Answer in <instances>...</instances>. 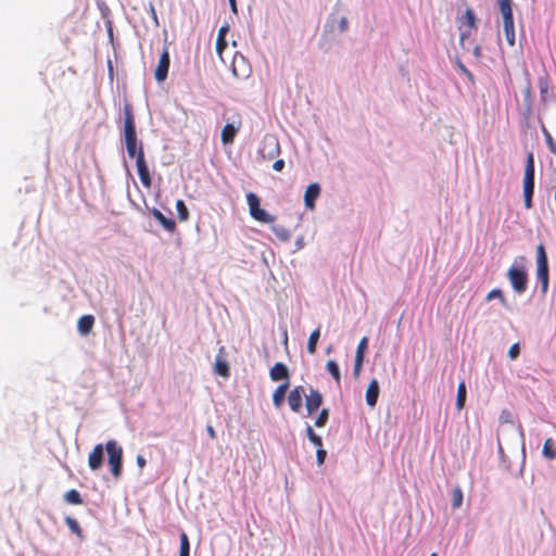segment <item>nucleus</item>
<instances>
[{
  "label": "nucleus",
  "instance_id": "2eb2a0df",
  "mask_svg": "<svg viewBox=\"0 0 556 556\" xmlns=\"http://www.w3.org/2000/svg\"><path fill=\"white\" fill-rule=\"evenodd\" d=\"M151 214L168 232H174L176 230V222L173 218L166 217L160 210L153 207L151 210Z\"/></svg>",
  "mask_w": 556,
  "mask_h": 556
},
{
  "label": "nucleus",
  "instance_id": "603ef678",
  "mask_svg": "<svg viewBox=\"0 0 556 556\" xmlns=\"http://www.w3.org/2000/svg\"><path fill=\"white\" fill-rule=\"evenodd\" d=\"M469 36H470V33H465V31H463V33L460 34V42L463 43V42H464V40H465V38H467V37H469Z\"/></svg>",
  "mask_w": 556,
  "mask_h": 556
},
{
  "label": "nucleus",
  "instance_id": "412c9836",
  "mask_svg": "<svg viewBox=\"0 0 556 556\" xmlns=\"http://www.w3.org/2000/svg\"><path fill=\"white\" fill-rule=\"evenodd\" d=\"M498 8L503 16V21L514 18L511 0H498Z\"/></svg>",
  "mask_w": 556,
  "mask_h": 556
},
{
  "label": "nucleus",
  "instance_id": "f704fd0d",
  "mask_svg": "<svg viewBox=\"0 0 556 556\" xmlns=\"http://www.w3.org/2000/svg\"><path fill=\"white\" fill-rule=\"evenodd\" d=\"M215 372L222 377H228L229 376V367L226 362L224 361H217L215 363Z\"/></svg>",
  "mask_w": 556,
  "mask_h": 556
},
{
  "label": "nucleus",
  "instance_id": "393cba45",
  "mask_svg": "<svg viewBox=\"0 0 556 556\" xmlns=\"http://www.w3.org/2000/svg\"><path fill=\"white\" fill-rule=\"evenodd\" d=\"M542 454L547 459L556 458V448H555V443H554L553 439L548 438L545 440L543 450H542Z\"/></svg>",
  "mask_w": 556,
  "mask_h": 556
},
{
  "label": "nucleus",
  "instance_id": "de8ad7c7",
  "mask_svg": "<svg viewBox=\"0 0 556 556\" xmlns=\"http://www.w3.org/2000/svg\"><path fill=\"white\" fill-rule=\"evenodd\" d=\"M509 418H510V413L507 412V410H503L502 414H501V417L500 419L503 421V422H507L509 421Z\"/></svg>",
  "mask_w": 556,
  "mask_h": 556
},
{
  "label": "nucleus",
  "instance_id": "4be33fe9",
  "mask_svg": "<svg viewBox=\"0 0 556 556\" xmlns=\"http://www.w3.org/2000/svg\"><path fill=\"white\" fill-rule=\"evenodd\" d=\"M279 152H280V147L277 141L273 142L269 146L265 144L263 147V149L261 150V154H262L263 159H273L275 155L279 154Z\"/></svg>",
  "mask_w": 556,
  "mask_h": 556
},
{
  "label": "nucleus",
  "instance_id": "f3484780",
  "mask_svg": "<svg viewBox=\"0 0 556 556\" xmlns=\"http://www.w3.org/2000/svg\"><path fill=\"white\" fill-rule=\"evenodd\" d=\"M241 123L239 122L238 126L233 124H226L222 129V142L224 144H231L235 140V137L240 128Z\"/></svg>",
  "mask_w": 556,
  "mask_h": 556
},
{
  "label": "nucleus",
  "instance_id": "a18cd8bd",
  "mask_svg": "<svg viewBox=\"0 0 556 556\" xmlns=\"http://www.w3.org/2000/svg\"><path fill=\"white\" fill-rule=\"evenodd\" d=\"M228 30H229L228 25H224V26H222V27L219 28V30H218L217 38H220V37H222V38H226V35H227Z\"/></svg>",
  "mask_w": 556,
  "mask_h": 556
},
{
  "label": "nucleus",
  "instance_id": "20e7f679",
  "mask_svg": "<svg viewBox=\"0 0 556 556\" xmlns=\"http://www.w3.org/2000/svg\"><path fill=\"white\" fill-rule=\"evenodd\" d=\"M124 139L125 144L139 143L132 106L128 103L124 105Z\"/></svg>",
  "mask_w": 556,
  "mask_h": 556
},
{
  "label": "nucleus",
  "instance_id": "aec40b11",
  "mask_svg": "<svg viewBox=\"0 0 556 556\" xmlns=\"http://www.w3.org/2000/svg\"><path fill=\"white\" fill-rule=\"evenodd\" d=\"M503 29L505 34L506 41L509 46L515 45V24L514 18L511 20H504L503 21Z\"/></svg>",
  "mask_w": 556,
  "mask_h": 556
},
{
  "label": "nucleus",
  "instance_id": "f8f14e48",
  "mask_svg": "<svg viewBox=\"0 0 556 556\" xmlns=\"http://www.w3.org/2000/svg\"><path fill=\"white\" fill-rule=\"evenodd\" d=\"M319 193L320 187L317 182L307 186L304 193V203L307 208L313 210L315 207V201L319 197Z\"/></svg>",
  "mask_w": 556,
  "mask_h": 556
},
{
  "label": "nucleus",
  "instance_id": "5fc2aeb1",
  "mask_svg": "<svg viewBox=\"0 0 556 556\" xmlns=\"http://www.w3.org/2000/svg\"><path fill=\"white\" fill-rule=\"evenodd\" d=\"M519 261H520V263L522 264V263L526 261V258H525L523 256H520V257H519Z\"/></svg>",
  "mask_w": 556,
  "mask_h": 556
},
{
  "label": "nucleus",
  "instance_id": "4468645a",
  "mask_svg": "<svg viewBox=\"0 0 556 556\" xmlns=\"http://www.w3.org/2000/svg\"><path fill=\"white\" fill-rule=\"evenodd\" d=\"M269 377L273 381L285 380V382H289V369L283 363H276L269 370Z\"/></svg>",
  "mask_w": 556,
  "mask_h": 556
},
{
  "label": "nucleus",
  "instance_id": "6e6d98bb",
  "mask_svg": "<svg viewBox=\"0 0 556 556\" xmlns=\"http://www.w3.org/2000/svg\"><path fill=\"white\" fill-rule=\"evenodd\" d=\"M430 556H437V554H435V553H432Z\"/></svg>",
  "mask_w": 556,
  "mask_h": 556
},
{
  "label": "nucleus",
  "instance_id": "0eeeda50",
  "mask_svg": "<svg viewBox=\"0 0 556 556\" xmlns=\"http://www.w3.org/2000/svg\"><path fill=\"white\" fill-rule=\"evenodd\" d=\"M137 172L142 186L150 189L152 186V178L149 172V167L144 157V152H141L136 160Z\"/></svg>",
  "mask_w": 556,
  "mask_h": 556
},
{
  "label": "nucleus",
  "instance_id": "c9c22d12",
  "mask_svg": "<svg viewBox=\"0 0 556 556\" xmlns=\"http://www.w3.org/2000/svg\"><path fill=\"white\" fill-rule=\"evenodd\" d=\"M493 299H498V300H500V302H501L503 305H505V304H506L505 296H504V294H503L502 290H500V289H493V290H491V291L488 293V295H486V300H488V301H491V300H493Z\"/></svg>",
  "mask_w": 556,
  "mask_h": 556
},
{
  "label": "nucleus",
  "instance_id": "37998d69",
  "mask_svg": "<svg viewBox=\"0 0 556 556\" xmlns=\"http://www.w3.org/2000/svg\"><path fill=\"white\" fill-rule=\"evenodd\" d=\"M348 26H349V24H348V20H346V17L342 16V17L340 18V21H339V30H340L341 33H344V31H346Z\"/></svg>",
  "mask_w": 556,
  "mask_h": 556
},
{
  "label": "nucleus",
  "instance_id": "72a5a7b5",
  "mask_svg": "<svg viewBox=\"0 0 556 556\" xmlns=\"http://www.w3.org/2000/svg\"><path fill=\"white\" fill-rule=\"evenodd\" d=\"M65 523L67 525V527L70 528V530L73 533H75V534H77L79 536L81 535V528H80V526H79V523L77 522L76 519H74L73 517L67 516L65 518Z\"/></svg>",
  "mask_w": 556,
  "mask_h": 556
},
{
  "label": "nucleus",
  "instance_id": "58836bf2",
  "mask_svg": "<svg viewBox=\"0 0 556 556\" xmlns=\"http://www.w3.org/2000/svg\"><path fill=\"white\" fill-rule=\"evenodd\" d=\"M519 353H520V348H519V345H518L517 343L513 344V345L509 348V350H508V356H509V358H511V359L517 358V357H518V355H519Z\"/></svg>",
  "mask_w": 556,
  "mask_h": 556
},
{
  "label": "nucleus",
  "instance_id": "49530a36",
  "mask_svg": "<svg viewBox=\"0 0 556 556\" xmlns=\"http://www.w3.org/2000/svg\"><path fill=\"white\" fill-rule=\"evenodd\" d=\"M206 432L212 440H214L216 438V432L211 425L206 426Z\"/></svg>",
  "mask_w": 556,
  "mask_h": 556
},
{
  "label": "nucleus",
  "instance_id": "c756f323",
  "mask_svg": "<svg viewBox=\"0 0 556 556\" xmlns=\"http://www.w3.org/2000/svg\"><path fill=\"white\" fill-rule=\"evenodd\" d=\"M463 504V491L459 486H455L452 491V507L457 509Z\"/></svg>",
  "mask_w": 556,
  "mask_h": 556
},
{
  "label": "nucleus",
  "instance_id": "bb28decb",
  "mask_svg": "<svg viewBox=\"0 0 556 556\" xmlns=\"http://www.w3.org/2000/svg\"><path fill=\"white\" fill-rule=\"evenodd\" d=\"M64 500L66 503L72 505H80L83 504V498L80 493L77 490H70L64 494Z\"/></svg>",
  "mask_w": 556,
  "mask_h": 556
},
{
  "label": "nucleus",
  "instance_id": "09e8293b",
  "mask_svg": "<svg viewBox=\"0 0 556 556\" xmlns=\"http://www.w3.org/2000/svg\"><path fill=\"white\" fill-rule=\"evenodd\" d=\"M305 431H306V435H307L308 440L312 439V437H314L316 434L314 429H313V427L311 425L306 426Z\"/></svg>",
  "mask_w": 556,
  "mask_h": 556
},
{
  "label": "nucleus",
  "instance_id": "8fccbe9b",
  "mask_svg": "<svg viewBox=\"0 0 556 556\" xmlns=\"http://www.w3.org/2000/svg\"><path fill=\"white\" fill-rule=\"evenodd\" d=\"M137 464L142 469L146 466V458L142 455L137 456Z\"/></svg>",
  "mask_w": 556,
  "mask_h": 556
},
{
  "label": "nucleus",
  "instance_id": "f257e3e1",
  "mask_svg": "<svg viewBox=\"0 0 556 556\" xmlns=\"http://www.w3.org/2000/svg\"><path fill=\"white\" fill-rule=\"evenodd\" d=\"M522 185L525 207L529 210L532 207V198L534 192V156L532 152L527 155Z\"/></svg>",
  "mask_w": 556,
  "mask_h": 556
},
{
  "label": "nucleus",
  "instance_id": "4c0bfd02",
  "mask_svg": "<svg viewBox=\"0 0 556 556\" xmlns=\"http://www.w3.org/2000/svg\"><path fill=\"white\" fill-rule=\"evenodd\" d=\"M227 48V41L226 38H217L216 39V52L222 59L224 50Z\"/></svg>",
  "mask_w": 556,
  "mask_h": 556
},
{
  "label": "nucleus",
  "instance_id": "ddd939ff",
  "mask_svg": "<svg viewBox=\"0 0 556 556\" xmlns=\"http://www.w3.org/2000/svg\"><path fill=\"white\" fill-rule=\"evenodd\" d=\"M103 463V446L97 444L88 456V465L91 470H98Z\"/></svg>",
  "mask_w": 556,
  "mask_h": 556
},
{
  "label": "nucleus",
  "instance_id": "423d86ee",
  "mask_svg": "<svg viewBox=\"0 0 556 556\" xmlns=\"http://www.w3.org/2000/svg\"><path fill=\"white\" fill-rule=\"evenodd\" d=\"M247 201L250 210L251 216L258 222L262 223H273L275 220V217L268 214L265 210L261 208L260 206V199L258 197L250 192L247 195Z\"/></svg>",
  "mask_w": 556,
  "mask_h": 556
},
{
  "label": "nucleus",
  "instance_id": "864d4df0",
  "mask_svg": "<svg viewBox=\"0 0 556 556\" xmlns=\"http://www.w3.org/2000/svg\"><path fill=\"white\" fill-rule=\"evenodd\" d=\"M280 238L282 239H288L289 238V235L287 231L283 230L282 235H279Z\"/></svg>",
  "mask_w": 556,
  "mask_h": 556
},
{
  "label": "nucleus",
  "instance_id": "a19ab883",
  "mask_svg": "<svg viewBox=\"0 0 556 556\" xmlns=\"http://www.w3.org/2000/svg\"><path fill=\"white\" fill-rule=\"evenodd\" d=\"M539 87H540V91H541L542 94L546 93L547 90H548V83H547V80L544 79V78H540Z\"/></svg>",
  "mask_w": 556,
  "mask_h": 556
},
{
  "label": "nucleus",
  "instance_id": "9d476101",
  "mask_svg": "<svg viewBox=\"0 0 556 556\" xmlns=\"http://www.w3.org/2000/svg\"><path fill=\"white\" fill-rule=\"evenodd\" d=\"M323 404V395L318 390L311 389L305 399V407L308 415H313Z\"/></svg>",
  "mask_w": 556,
  "mask_h": 556
},
{
  "label": "nucleus",
  "instance_id": "2f4dec72",
  "mask_svg": "<svg viewBox=\"0 0 556 556\" xmlns=\"http://www.w3.org/2000/svg\"><path fill=\"white\" fill-rule=\"evenodd\" d=\"M463 22L469 27V29H476V15L471 9H467Z\"/></svg>",
  "mask_w": 556,
  "mask_h": 556
},
{
  "label": "nucleus",
  "instance_id": "6e6552de",
  "mask_svg": "<svg viewBox=\"0 0 556 556\" xmlns=\"http://www.w3.org/2000/svg\"><path fill=\"white\" fill-rule=\"evenodd\" d=\"M169 52L168 49L165 48L160 56L159 64L155 68L154 76L157 81H163L166 79L169 68Z\"/></svg>",
  "mask_w": 556,
  "mask_h": 556
},
{
  "label": "nucleus",
  "instance_id": "a211bd4d",
  "mask_svg": "<svg viewBox=\"0 0 556 556\" xmlns=\"http://www.w3.org/2000/svg\"><path fill=\"white\" fill-rule=\"evenodd\" d=\"M94 325V317L92 315H84L78 319L77 328L80 334L87 336L90 333Z\"/></svg>",
  "mask_w": 556,
  "mask_h": 556
},
{
  "label": "nucleus",
  "instance_id": "3c124183",
  "mask_svg": "<svg viewBox=\"0 0 556 556\" xmlns=\"http://www.w3.org/2000/svg\"><path fill=\"white\" fill-rule=\"evenodd\" d=\"M229 1V4H230V8H231V11L237 14L238 10H237V2L236 0H228Z\"/></svg>",
  "mask_w": 556,
  "mask_h": 556
},
{
  "label": "nucleus",
  "instance_id": "7ed1b4c3",
  "mask_svg": "<svg viewBox=\"0 0 556 556\" xmlns=\"http://www.w3.org/2000/svg\"><path fill=\"white\" fill-rule=\"evenodd\" d=\"M536 277L541 282L542 293L548 288V260L544 245L541 243L536 248Z\"/></svg>",
  "mask_w": 556,
  "mask_h": 556
},
{
  "label": "nucleus",
  "instance_id": "9b49d317",
  "mask_svg": "<svg viewBox=\"0 0 556 556\" xmlns=\"http://www.w3.org/2000/svg\"><path fill=\"white\" fill-rule=\"evenodd\" d=\"M303 394H304V389L301 386L295 387L293 390L290 391V393L288 395V404H289L291 410H293L295 413L300 412V409L302 407Z\"/></svg>",
  "mask_w": 556,
  "mask_h": 556
},
{
  "label": "nucleus",
  "instance_id": "c85d7f7f",
  "mask_svg": "<svg viewBox=\"0 0 556 556\" xmlns=\"http://www.w3.org/2000/svg\"><path fill=\"white\" fill-rule=\"evenodd\" d=\"M176 211L179 220L186 222L189 218V211L187 205L185 204L184 200H177L176 201Z\"/></svg>",
  "mask_w": 556,
  "mask_h": 556
},
{
  "label": "nucleus",
  "instance_id": "f03ea898",
  "mask_svg": "<svg viewBox=\"0 0 556 556\" xmlns=\"http://www.w3.org/2000/svg\"><path fill=\"white\" fill-rule=\"evenodd\" d=\"M109 456L108 463L111 472L115 479H118L123 470V448L114 440H110L105 444Z\"/></svg>",
  "mask_w": 556,
  "mask_h": 556
},
{
  "label": "nucleus",
  "instance_id": "c03bdc74",
  "mask_svg": "<svg viewBox=\"0 0 556 556\" xmlns=\"http://www.w3.org/2000/svg\"><path fill=\"white\" fill-rule=\"evenodd\" d=\"M285 167V161L282 159H279L277 160L274 164H273V168L277 172H281Z\"/></svg>",
  "mask_w": 556,
  "mask_h": 556
},
{
  "label": "nucleus",
  "instance_id": "ea45409f",
  "mask_svg": "<svg viewBox=\"0 0 556 556\" xmlns=\"http://www.w3.org/2000/svg\"><path fill=\"white\" fill-rule=\"evenodd\" d=\"M326 456H327V452L323 447L317 448L316 458H317L318 465H323L324 464V462L326 459Z\"/></svg>",
  "mask_w": 556,
  "mask_h": 556
},
{
  "label": "nucleus",
  "instance_id": "a878e982",
  "mask_svg": "<svg viewBox=\"0 0 556 556\" xmlns=\"http://www.w3.org/2000/svg\"><path fill=\"white\" fill-rule=\"evenodd\" d=\"M326 368L338 384L341 382L340 369L336 361L329 359L326 364Z\"/></svg>",
  "mask_w": 556,
  "mask_h": 556
},
{
  "label": "nucleus",
  "instance_id": "dca6fc26",
  "mask_svg": "<svg viewBox=\"0 0 556 556\" xmlns=\"http://www.w3.org/2000/svg\"><path fill=\"white\" fill-rule=\"evenodd\" d=\"M379 383L377 379H372L366 390V403L368 406L374 407L377 404L379 397Z\"/></svg>",
  "mask_w": 556,
  "mask_h": 556
},
{
  "label": "nucleus",
  "instance_id": "473e14b6",
  "mask_svg": "<svg viewBox=\"0 0 556 556\" xmlns=\"http://www.w3.org/2000/svg\"><path fill=\"white\" fill-rule=\"evenodd\" d=\"M328 418H329V409L328 408H323L316 420H315V426L318 427V428H321L324 426H326L327 421H328Z\"/></svg>",
  "mask_w": 556,
  "mask_h": 556
},
{
  "label": "nucleus",
  "instance_id": "79ce46f5",
  "mask_svg": "<svg viewBox=\"0 0 556 556\" xmlns=\"http://www.w3.org/2000/svg\"><path fill=\"white\" fill-rule=\"evenodd\" d=\"M309 441L318 448L323 447V439L320 435L315 434L314 437H312V439H309Z\"/></svg>",
  "mask_w": 556,
  "mask_h": 556
},
{
  "label": "nucleus",
  "instance_id": "5701e85b",
  "mask_svg": "<svg viewBox=\"0 0 556 556\" xmlns=\"http://www.w3.org/2000/svg\"><path fill=\"white\" fill-rule=\"evenodd\" d=\"M466 402V384L464 381H460L457 387V395H456V408L462 410L465 406Z\"/></svg>",
  "mask_w": 556,
  "mask_h": 556
},
{
  "label": "nucleus",
  "instance_id": "39448f33",
  "mask_svg": "<svg viewBox=\"0 0 556 556\" xmlns=\"http://www.w3.org/2000/svg\"><path fill=\"white\" fill-rule=\"evenodd\" d=\"M507 278L516 293L521 294L527 290L528 275L522 266L516 267L514 265L509 267L507 270Z\"/></svg>",
  "mask_w": 556,
  "mask_h": 556
},
{
  "label": "nucleus",
  "instance_id": "cd10ccee",
  "mask_svg": "<svg viewBox=\"0 0 556 556\" xmlns=\"http://www.w3.org/2000/svg\"><path fill=\"white\" fill-rule=\"evenodd\" d=\"M127 154L130 159H138V155L141 152H144L142 142L139 143H131V144H125Z\"/></svg>",
  "mask_w": 556,
  "mask_h": 556
},
{
  "label": "nucleus",
  "instance_id": "e433bc0d",
  "mask_svg": "<svg viewBox=\"0 0 556 556\" xmlns=\"http://www.w3.org/2000/svg\"><path fill=\"white\" fill-rule=\"evenodd\" d=\"M543 134L551 153L556 155V143L554 142L552 135L545 127H543Z\"/></svg>",
  "mask_w": 556,
  "mask_h": 556
},
{
  "label": "nucleus",
  "instance_id": "7c9ffc66",
  "mask_svg": "<svg viewBox=\"0 0 556 556\" xmlns=\"http://www.w3.org/2000/svg\"><path fill=\"white\" fill-rule=\"evenodd\" d=\"M190 554V543L189 538L185 532L180 533V549L179 556H189Z\"/></svg>",
  "mask_w": 556,
  "mask_h": 556
},
{
  "label": "nucleus",
  "instance_id": "6ab92c4d",
  "mask_svg": "<svg viewBox=\"0 0 556 556\" xmlns=\"http://www.w3.org/2000/svg\"><path fill=\"white\" fill-rule=\"evenodd\" d=\"M290 383L283 382L276 388L273 394V403L276 408H280L283 404L286 392L289 389Z\"/></svg>",
  "mask_w": 556,
  "mask_h": 556
},
{
  "label": "nucleus",
  "instance_id": "1a4fd4ad",
  "mask_svg": "<svg viewBox=\"0 0 556 556\" xmlns=\"http://www.w3.org/2000/svg\"><path fill=\"white\" fill-rule=\"evenodd\" d=\"M368 339L366 337L362 338L361 341L357 344L356 352H355V359H354V368H353V375L355 378H358L363 363H364V355L365 351L367 349Z\"/></svg>",
  "mask_w": 556,
  "mask_h": 556
},
{
  "label": "nucleus",
  "instance_id": "b1692460",
  "mask_svg": "<svg viewBox=\"0 0 556 556\" xmlns=\"http://www.w3.org/2000/svg\"><path fill=\"white\" fill-rule=\"evenodd\" d=\"M319 337H320V329L319 328L315 329L309 334L308 340H307V352L309 354H315L316 353L317 343H318Z\"/></svg>",
  "mask_w": 556,
  "mask_h": 556
}]
</instances>
